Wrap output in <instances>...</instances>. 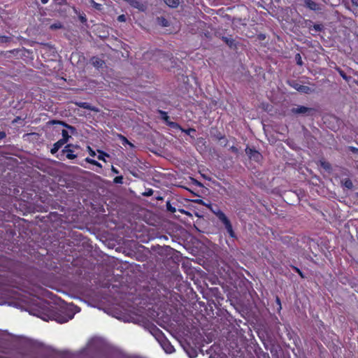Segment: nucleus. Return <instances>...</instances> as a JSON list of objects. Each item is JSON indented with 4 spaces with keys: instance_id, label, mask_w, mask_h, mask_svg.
Returning a JSON list of instances; mask_svg holds the SVG:
<instances>
[{
    "instance_id": "a18cd8bd",
    "label": "nucleus",
    "mask_w": 358,
    "mask_h": 358,
    "mask_svg": "<svg viewBox=\"0 0 358 358\" xmlns=\"http://www.w3.org/2000/svg\"><path fill=\"white\" fill-rule=\"evenodd\" d=\"M6 137V133L3 131H0V140Z\"/></svg>"
},
{
    "instance_id": "a878e982",
    "label": "nucleus",
    "mask_w": 358,
    "mask_h": 358,
    "mask_svg": "<svg viewBox=\"0 0 358 358\" xmlns=\"http://www.w3.org/2000/svg\"><path fill=\"white\" fill-rule=\"evenodd\" d=\"M90 2L94 8H95L98 10H101L102 9L101 4L95 2L94 0H90Z\"/></svg>"
},
{
    "instance_id": "49530a36",
    "label": "nucleus",
    "mask_w": 358,
    "mask_h": 358,
    "mask_svg": "<svg viewBox=\"0 0 358 358\" xmlns=\"http://www.w3.org/2000/svg\"><path fill=\"white\" fill-rule=\"evenodd\" d=\"M351 2L353 6L357 7L358 6V0H351Z\"/></svg>"
},
{
    "instance_id": "0eeeda50",
    "label": "nucleus",
    "mask_w": 358,
    "mask_h": 358,
    "mask_svg": "<svg viewBox=\"0 0 358 358\" xmlns=\"http://www.w3.org/2000/svg\"><path fill=\"white\" fill-rule=\"evenodd\" d=\"M291 86L298 92L304 94H310L313 91L310 87L301 85L296 81H294L292 84H291Z\"/></svg>"
},
{
    "instance_id": "a19ab883",
    "label": "nucleus",
    "mask_w": 358,
    "mask_h": 358,
    "mask_svg": "<svg viewBox=\"0 0 358 358\" xmlns=\"http://www.w3.org/2000/svg\"><path fill=\"white\" fill-rule=\"evenodd\" d=\"M349 150L352 152L353 153H358V148H355V147H353V146H350L349 147Z\"/></svg>"
},
{
    "instance_id": "4be33fe9",
    "label": "nucleus",
    "mask_w": 358,
    "mask_h": 358,
    "mask_svg": "<svg viewBox=\"0 0 358 358\" xmlns=\"http://www.w3.org/2000/svg\"><path fill=\"white\" fill-rule=\"evenodd\" d=\"M222 41L230 48L235 45V41L233 38H229L226 36L222 37Z\"/></svg>"
},
{
    "instance_id": "603ef678",
    "label": "nucleus",
    "mask_w": 358,
    "mask_h": 358,
    "mask_svg": "<svg viewBox=\"0 0 358 358\" xmlns=\"http://www.w3.org/2000/svg\"><path fill=\"white\" fill-rule=\"evenodd\" d=\"M355 15L356 17H358V13H355Z\"/></svg>"
},
{
    "instance_id": "6e6552de",
    "label": "nucleus",
    "mask_w": 358,
    "mask_h": 358,
    "mask_svg": "<svg viewBox=\"0 0 358 358\" xmlns=\"http://www.w3.org/2000/svg\"><path fill=\"white\" fill-rule=\"evenodd\" d=\"M304 6L313 11H319L322 10L320 4L313 0H304Z\"/></svg>"
},
{
    "instance_id": "393cba45",
    "label": "nucleus",
    "mask_w": 358,
    "mask_h": 358,
    "mask_svg": "<svg viewBox=\"0 0 358 358\" xmlns=\"http://www.w3.org/2000/svg\"><path fill=\"white\" fill-rule=\"evenodd\" d=\"M63 27H64V26L60 22L53 23L50 26V29L51 30L60 29H62Z\"/></svg>"
},
{
    "instance_id": "72a5a7b5",
    "label": "nucleus",
    "mask_w": 358,
    "mask_h": 358,
    "mask_svg": "<svg viewBox=\"0 0 358 358\" xmlns=\"http://www.w3.org/2000/svg\"><path fill=\"white\" fill-rule=\"evenodd\" d=\"M113 182L116 184H122L123 183V176H116L113 180Z\"/></svg>"
},
{
    "instance_id": "f257e3e1",
    "label": "nucleus",
    "mask_w": 358,
    "mask_h": 358,
    "mask_svg": "<svg viewBox=\"0 0 358 358\" xmlns=\"http://www.w3.org/2000/svg\"><path fill=\"white\" fill-rule=\"evenodd\" d=\"M24 298V311L28 312L31 315L36 316L44 321L55 320L60 324L67 322L71 319L70 316H62L57 313H53L46 301H39L37 303L29 306L26 303Z\"/></svg>"
},
{
    "instance_id": "423d86ee",
    "label": "nucleus",
    "mask_w": 358,
    "mask_h": 358,
    "mask_svg": "<svg viewBox=\"0 0 358 358\" xmlns=\"http://www.w3.org/2000/svg\"><path fill=\"white\" fill-rule=\"evenodd\" d=\"M8 296L10 297V298H13L14 299H16L17 301L16 302H14V305L17 307V308H21V289L20 288H17L16 289H11L10 291H9V294H8Z\"/></svg>"
},
{
    "instance_id": "6ab92c4d",
    "label": "nucleus",
    "mask_w": 358,
    "mask_h": 358,
    "mask_svg": "<svg viewBox=\"0 0 358 358\" xmlns=\"http://www.w3.org/2000/svg\"><path fill=\"white\" fill-rule=\"evenodd\" d=\"M336 70L345 81L349 82L351 80L352 78L350 76H348L346 73L341 68L336 67Z\"/></svg>"
},
{
    "instance_id": "09e8293b",
    "label": "nucleus",
    "mask_w": 358,
    "mask_h": 358,
    "mask_svg": "<svg viewBox=\"0 0 358 358\" xmlns=\"http://www.w3.org/2000/svg\"><path fill=\"white\" fill-rule=\"evenodd\" d=\"M90 155L92 157L95 156L96 155V153L94 150H92V149H90Z\"/></svg>"
},
{
    "instance_id": "9b49d317",
    "label": "nucleus",
    "mask_w": 358,
    "mask_h": 358,
    "mask_svg": "<svg viewBox=\"0 0 358 358\" xmlns=\"http://www.w3.org/2000/svg\"><path fill=\"white\" fill-rule=\"evenodd\" d=\"M76 105L81 108H83V109H87V110L94 111V112H98V108L95 106H92L88 102H83V101L76 102Z\"/></svg>"
},
{
    "instance_id": "4c0bfd02",
    "label": "nucleus",
    "mask_w": 358,
    "mask_h": 358,
    "mask_svg": "<svg viewBox=\"0 0 358 358\" xmlns=\"http://www.w3.org/2000/svg\"><path fill=\"white\" fill-rule=\"evenodd\" d=\"M126 20H127L126 16L124 14H122L117 17L118 22H125Z\"/></svg>"
},
{
    "instance_id": "f704fd0d",
    "label": "nucleus",
    "mask_w": 358,
    "mask_h": 358,
    "mask_svg": "<svg viewBox=\"0 0 358 358\" xmlns=\"http://www.w3.org/2000/svg\"><path fill=\"white\" fill-rule=\"evenodd\" d=\"M24 351L25 350V348L30 344V340L26 337L24 336ZM25 355V352H24V355Z\"/></svg>"
},
{
    "instance_id": "5701e85b",
    "label": "nucleus",
    "mask_w": 358,
    "mask_h": 358,
    "mask_svg": "<svg viewBox=\"0 0 358 358\" xmlns=\"http://www.w3.org/2000/svg\"><path fill=\"white\" fill-rule=\"evenodd\" d=\"M62 138H61V140H62L65 143H67L71 137L70 135L69 134V131L65 129H63L62 131Z\"/></svg>"
},
{
    "instance_id": "2f4dec72",
    "label": "nucleus",
    "mask_w": 358,
    "mask_h": 358,
    "mask_svg": "<svg viewBox=\"0 0 358 358\" xmlns=\"http://www.w3.org/2000/svg\"><path fill=\"white\" fill-rule=\"evenodd\" d=\"M295 60H296V64L299 65V66H302L303 65V61H302V58H301V56L299 53H297L296 55H295Z\"/></svg>"
},
{
    "instance_id": "f3484780",
    "label": "nucleus",
    "mask_w": 358,
    "mask_h": 358,
    "mask_svg": "<svg viewBox=\"0 0 358 358\" xmlns=\"http://www.w3.org/2000/svg\"><path fill=\"white\" fill-rule=\"evenodd\" d=\"M342 185L348 189H351L353 187V183L349 178H345L341 181Z\"/></svg>"
},
{
    "instance_id": "b1692460",
    "label": "nucleus",
    "mask_w": 358,
    "mask_h": 358,
    "mask_svg": "<svg viewBox=\"0 0 358 358\" xmlns=\"http://www.w3.org/2000/svg\"><path fill=\"white\" fill-rule=\"evenodd\" d=\"M85 161H86L87 163H89V164H92V165L96 166H98V167H99V168H100V169H102V165H101L99 162H98L97 161H96V160H94V159H91V158L87 157V158L85 159Z\"/></svg>"
},
{
    "instance_id": "8fccbe9b",
    "label": "nucleus",
    "mask_w": 358,
    "mask_h": 358,
    "mask_svg": "<svg viewBox=\"0 0 358 358\" xmlns=\"http://www.w3.org/2000/svg\"><path fill=\"white\" fill-rule=\"evenodd\" d=\"M127 145L130 146V148H134V145L132 143H131L130 141Z\"/></svg>"
},
{
    "instance_id": "37998d69",
    "label": "nucleus",
    "mask_w": 358,
    "mask_h": 358,
    "mask_svg": "<svg viewBox=\"0 0 358 358\" xmlns=\"http://www.w3.org/2000/svg\"><path fill=\"white\" fill-rule=\"evenodd\" d=\"M188 355H189V357L190 358H194V357H196V355H197L196 352V351H194V350L192 352H191V353L188 352Z\"/></svg>"
},
{
    "instance_id": "cd10ccee",
    "label": "nucleus",
    "mask_w": 358,
    "mask_h": 358,
    "mask_svg": "<svg viewBox=\"0 0 358 358\" xmlns=\"http://www.w3.org/2000/svg\"><path fill=\"white\" fill-rule=\"evenodd\" d=\"M166 209L168 211H169L172 213H174L176 212V208L171 205V203L169 201H168L166 202Z\"/></svg>"
},
{
    "instance_id": "c85d7f7f",
    "label": "nucleus",
    "mask_w": 358,
    "mask_h": 358,
    "mask_svg": "<svg viewBox=\"0 0 358 358\" xmlns=\"http://www.w3.org/2000/svg\"><path fill=\"white\" fill-rule=\"evenodd\" d=\"M291 268L295 272H296L301 278H305V275H304L303 273L298 267H296L295 266H293V265H291Z\"/></svg>"
},
{
    "instance_id": "c9c22d12",
    "label": "nucleus",
    "mask_w": 358,
    "mask_h": 358,
    "mask_svg": "<svg viewBox=\"0 0 358 358\" xmlns=\"http://www.w3.org/2000/svg\"><path fill=\"white\" fill-rule=\"evenodd\" d=\"M229 150L234 154H238L239 152L238 148L234 145L231 146Z\"/></svg>"
},
{
    "instance_id": "bb28decb",
    "label": "nucleus",
    "mask_w": 358,
    "mask_h": 358,
    "mask_svg": "<svg viewBox=\"0 0 358 358\" xmlns=\"http://www.w3.org/2000/svg\"><path fill=\"white\" fill-rule=\"evenodd\" d=\"M99 155L97 156L99 160L106 162L105 157H109V155L103 151H99Z\"/></svg>"
},
{
    "instance_id": "e433bc0d",
    "label": "nucleus",
    "mask_w": 358,
    "mask_h": 358,
    "mask_svg": "<svg viewBox=\"0 0 358 358\" xmlns=\"http://www.w3.org/2000/svg\"><path fill=\"white\" fill-rule=\"evenodd\" d=\"M54 2L59 6L65 5L66 4V0H53Z\"/></svg>"
},
{
    "instance_id": "4468645a",
    "label": "nucleus",
    "mask_w": 358,
    "mask_h": 358,
    "mask_svg": "<svg viewBox=\"0 0 358 358\" xmlns=\"http://www.w3.org/2000/svg\"><path fill=\"white\" fill-rule=\"evenodd\" d=\"M62 140L59 139L56 143L53 144L52 148L50 150V152L54 155L65 144Z\"/></svg>"
},
{
    "instance_id": "58836bf2",
    "label": "nucleus",
    "mask_w": 358,
    "mask_h": 358,
    "mask_svg": "<svg viewBox=\"0 0 358 358\" xmlns=\"http://www.w3.org/2000/svg\"><path fill=\"white\" fill-rule=\"evenodd\" d=\"M79 19H80V22L83 23H85L87 22V17L84 13L80 14L79 15Z\"/></svg>"
},
{
    "instance_id": "9d476101",
    "label": "nucleus",
    "mask_w": 358,
    "mask_h": 358,
    "mask_svg": "<svg viewBox=\"0 0 358 358\" xmlns=\"http://www.w3.org/2000/svg\"><path fill=\"white\" fill-rule=\"evenodd\" d=\"M159 343L161 344V346L166 353L171 354L174 352V347L166 338L164 339H162V341Z\"/></svg>"
},
{
    "instance_id": "f03ea898",
    "label": "nucleus",
    "mask_w": 358,
    "mask_h": 358,
    "mask_svg": "<svg viewBox=\"0 0 358 358\" xmlns=\"http://www.w3.org/2000/svg\"><path fill=\"white\" fill-rule=\"evenodd\" d=\"M213 213L217 217V219L222 222L224 225L228 235L229 237L232 238H237V236L233 229V226L231 224V221L225 215V213L222 211L220 209H217L216 210H213Z\"/></svg>"
},
{
    "instance_id": "dca6fc26",
    "label": "nucleus",
    "mask_w": 358,
    "mask_h": 358,
    "mask_svg": "<svg viewBox=\"0 0 358 358\" xmlns=\"http://www.w3.org/2000/svg\"><path fill=\"white\" fill-rule=\"evenodd\" d=\"M164 3L171 8H177L180 3L179 0H164Z\"/></svg>"
},
{
    "instance_id": "f8f14e48",
    "label": "nucleus",
    "mask_w": 358,
    "mask_h": 358,
    "mask_svg": "<svg viewBox=\"0 0 358 358\" xmlns=\"http://www.w3.org/2000/svg\"><path fill=\"white\" fill-rule=\"evenodd\" d=\"M151 333L157 339L159 342H161L162 339L165 338L162 331L156 326H153V327H152Z\"/></svg>"
},
{
    "instance_id": "de8ad7c7",
    "label": "nucleus",
    "mask_w": 358,
    "mask_h": 358,
    "mask_svg": "<svg viewBox=\"0 0 358 358\" xmlns=\"http://www.w3.org/2000/svg\"><path fill=\"white\" fill-rule=\"evenodd\" d=\"M111 171L114 173H116V174L119 173V171L116 168H115L114 166H112Z\"/></svg>"
},
{
    "instance_id": "20e7f679",
    "label": "nucleus",
    "mask_w": 358,
    "mask_h": 358,
    "mask_svg": "<svg viewBox=\"0 0 358 358\" xmlns=\"http://www.w3.org/2000/svg\"><path fill=\"white\" fill-rule=\"evenodd\" d=\"M73 148L75 145L73 144H67L62 150L60 155L62 157L66 156L68 159H74L77 157V155L74 154Z\"/></svg>"
},
{
    "instance_id": "3c124183",
    "label": "nucleus",
    "mask_w": 358,
    "mask_h": 358,
    "mask_svg": "<svg viewBox=\"0 0 358 358\" xmlns=\"http://www.w3.org/2000/svg\"><path fill=\"white\" fill-rule=\"evenodd\" d=\"M48 1H49V0H41V2L43 4H46Z\"/></svg>"
},
{
    "instance_id": "1a4fd4ad",
    "label": "nucleus",
    "mask_w": 358,
    "mask_h": 358,
    "mask_svg": "<svg viewBox=\"0 0 358 358\" xmlns=\"http://www.w3.org/2000/svg\"><path fill=\"white\" fill-rule=\"evenodd\" d=\"M169 127L173 129L180 130L182 132L190 135L191 133H195L196 129L194 128H189V129H183L178 123L177 122H171L169 123Z\"/></svg>"
},
{
    "instance_id": "7c9ffc66",
    "label": "nucleus",
    "mask_w": 358,
    "mask_h": 358,
    "mask_svg": "<svg viewBox=\"0 0 358 358\" xmlns=\"http://www.w3.org/2000/svg\"><path fill=\"white\" fill-rule=\"evenodd\" d=\"M118 137L123 145L125 146L127 143H129V141L124 136L119 134Z\"/></svg>"
},
{
    "instance_id": "2eb2a0df",
    "label": "nucleus",
    "mask_w": 358,
    "mask_h": 358,
    "mask_svg": "<svg viewBox=\"0 0 358 358\" xmlns=\"http://www.w3.org/2000/svg\"><path fill=\"white\" fill-rule=\"evenodd\" d=\"M310 31H314L315 33L321 32L324 30V26L322 24H315L313 26H308Z\"/></svg>"
},
{
    "instance_id": "412c9836",
    "label": "nucleus",
    "mask_w": 358,
    "mask_h": 358,
    "mask_svg": "<svg viewBox=\"0 0 358 358\" xmlns=\"http://www.w3.org/2000/svg\"><path fill=\"white\" fill-rule=\"evenodd\" d=\"M92 64L94 66L97 67V68H99V67H101L102 65L103 64V61L98 57H93L92 59Z\"/></svg>"
},
{
    "instance_id": "c03bdc74",
    "label": "nucleus",
    "mask_w": 358,
    "mask_h": 358,
    "mask_svg": "<svg viewBox=\"0 0 358 358\" xmlns=\"http://www.w3.org/2000/svg\"><path fill=\"white\" fill-rule=\"evenodd\" d=\"M322 166L324 169H329V168H330V165H329V163H327V162H322Z\"/></svg>"
},
{
    "instance_id": "473e14b6",
    "label": "nucleus",
    "mask_w": 358,
    "mask_h": 358,
    "mask_svg": "<svg viewBox=\"0 0 358 358\" xmlns=\"http://www.w3.org/2000/svg\"><path fill=\"white\" fill-rule=\"evenodd\" d=\"M275 303L278 305V312L280 313V311L282 309V305H281V301L278 296H275Z\"/></svg>"
},
{
    "instance_id": "ea45409f",
    "label": "nucleus",
    "mask_w": 358,
    "mask_h": 358,
    "mask_svg": "<svg viewBox=\"0 0 358 358\" xmlns=\"http://www.w3.org/2000/svg\"><path fill=\"white\" fill-rule=\"evenodd\" d=\"M220 142V145H222L223 147H227V144H228V139L227 138V137L225 136V139H222Z\"/></svg>"
},
{
    "instance_id": "ddd939ff",
    "label": "nucleus",
    "mask_w": 358,
    "mask_h": 358,
    "mask_svg": "<svg viewBox=\"0 0 358 358\" xmlns=\"http://www.w3.org/2000/svg\"><path fill=\"white\" fill-rule=\"evenodd\" d=\"M52 124H60V125H62L63 127L67 128L69 131H71L72 134H73L76 131V129L74 127L68 124L67 123H66L64 121L52 120Z\"/></svg>"
},
{
    "instance_id": "7ed1b4c3",
    "label": "nucleus",
    "mask_w": 358,
    "mask_h": 358,
    "mask_svg": "<svg viewBox=\"0 0 358 358\" xmlns=\"http://www.w3.org/2000/svg\"><path fill=\"white\" fill-rule=\"evenodd\" d=\"M245 151V153L248 155V158L250 160H252L257 163H259L262 162V160L263 159V156L255 148H251L248 145H247Z\"/></svg>"
},
{
    "instance_id": "39448f33",
    "label": "nucleus",
    "mask_w": 358,
    "mask_h": 358,
    "mask_svg": "<svg viewBox=\"0 0 358 358\" xmlns=\"http://www.w3.org/2000/svg\"><path fill=\"white\" fill-rule=\"evenodd\" d=\"M314 111V108L304 106H298L297 107L292 108L291 109V112L294 114H307L308 115H312Z\"/></svg>"
},
{
    "instance_id": "79ce46f5",
    "label": "nucleus",
    "mask_w": 358,
    "mask_h": 358,
    "mask_svg": "<svg viewBox=\"0 0 358 358\" xmlns=\"http://www.w3.org/2000/svg\"><path fill=\"white\" fill-rule=\"evenodd\" d=\"M152 194H153V190L152 189H150L148 190V192H145L143 194V195L150 196L152 195Z\"/></svg>"
},
{
    "instance_id": "864d4df0",
    "label": "nucleus",
    "mask_w": 358,
    "mask_h": 358,
    "mask_svg": "<svg viewBox=\"0 0 358 358\" xmlns=\"http://www.w3.org/2000/svg\"><path fill=\"white\" fill-rule=\"evenodd\" d=\"M356 194H357V196L358 197V192H357Z\"/></svg>"
},
{
    "instance_id": "c756f323",
    "label": "nucleus",
    "mask_w": 358,
    "mask_h": 358,
    "mask_svg": "<svg viewBox=\"0 0 358 358\" xmlns=\"http://www.w3.org/2000/svg\"><path fill=\"white\" fill-rule=\"evenodd\" d=\"M225 135L222 134L221 132L218 131L216 134L214 135V137L216 140L218 141H221L222 139H225Z\"/></svg>"
},
{
    "instance_id": "a211bd4d",
    "label": "nucleus",
    "mask_w": 358,
    "mask_h": 358,
    "mask_svg": "<svg viewBox=\"0 0 358 358\" xmlns=\"http://www.w3.org/2000/svg\"><path fill=\"white\" fill-rule=\"evenodd\" d=\"M159 113L161 115L162 119L166 123L167 125L169 126V123H171V121H169V117L167 115V113L164 110H159Z\"/></svg>"
},
{
    "instance_id": "aec40b11",
    "label": "nucleus",
    "mask_w": 358,
    "mask_h": 358,
    "mask_svg": "<svg viewBox=\"0 0 358 358\" xmlns=\"http://www.w3.org/2000/svg\"><path fill=\"white\" fill-rule=\"evenodd\" d=\"M157 21L159 24L163 27H166L170 25L169 20H166L164 17H157Z\"/></svg>"
}]
</instances>
